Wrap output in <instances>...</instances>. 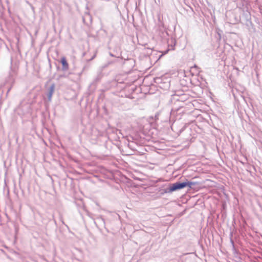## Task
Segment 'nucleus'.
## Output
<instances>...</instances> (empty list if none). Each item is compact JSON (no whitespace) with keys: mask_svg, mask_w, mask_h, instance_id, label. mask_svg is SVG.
<instances>
[{"mask_svg":"<svg viewBox=\"0 0 262 262\" xmlns=\"http://www.w3.org/2000/svg\"><path fill=\"white\" fill-rule=\"evenodd\" d=\"M222 31L218 30V29L216 30L215 37L217 39V41H220L221 40V37H222Z\"/></svg>","mask_w":262,"mask_h":262,"instance_id":"9d476101","label":"nucleus"},{"mask_svg":"<svg viewBox=\"0 0 262 262\" xmlns=\"http://www.w3.org/2000/svg\"><path fill=\"white\" fill-rule=\"evenodd\" d=\"M231 243L232 245H233V246H234V242L232 239H231Z\"/></svg>","mask_w":262,"mask_h":262,"instance_id":"f3484780","label":"nucleus"},{"mask_svg":"<svg viewBox=\"0 0 262 262\" xmlns=\"http://www.w3.org/2000/svg\"><path fill=\"white\" fill-rule=\"evenodd\" d=\"M186 187H188L190 189H195L196 188V186L199 185V183L196 182H191V181H186Z\"/></svg>","mask_w":262,"mask_h":262,"instance_id":"0eeeda50","label":"nucleus"},{"mask_svg":"<svg viewBox=\"0 0 262 262\" xmlns=\"http://www.w3.org/2000/svg\"><path fill=\"white\" fill-rule=\"evenodd\" d=\"M166 87L168 88L170 84H169V82L166 83Z\"/></svg>","mask_w":262,"mask_h":262,"instance_id":"dca6fc26","label":"nucleus"},{"mask_svg":"<svg viewBox=\"0 0 262 262\" xmlns=\"http://www.w3.org/2000/svg\"><path fill=\"white\" fill-rule=\"evenodd\" d=\"M97 222L102 225H105V221L102 216H99L97 218Z\"/></svg>","mask_w":262,"mask_h":262,"instance_id":"9b49d317","label":"nucleus"},{"mask_svg":"<svg viewBox=\"0 0 262 262\" xmlns=\"http://www.w3.org/2000/svg\"><path fill=\"white\" fill-rule=\"evenodd\" d=\"M54 223L56 224V220H54Z\"/></svg>","mask_w":262,"mask_h":262,"instance_id":"5701e85b","label":"nucleus"},{"mask_svg":"<svg viewBox=\"0 0 262 262\" xmlns=\"http://www.w3.org/2000/svg\"><path fill=\"white\" fill-rule=\"evenodd\" d=\"M179 190L177 183L170 184L168 187L164 189L165 193H171L173 191Z\"/></svg>","mask_w":262,"mask_h":262,"instance_id":"f03ea898","label":"nucleus"},{"mask_svg":"<svg viewBox=\"0 0 262 262\" xmlns=\"http://www.w3.org/2000/svg\"><path fill=\"white\" fill-rule=\"evenodd\" d=\"M14 71H12L9 74L8 81L11 83V86L8 89V90L7 91V94L10 91L11 88H12V85H13V83H14L15 79H14Z\"/></svg>","mask_w":262,"mask_h":262,"instance_id":"423d86ee","label":"nucleus"},{"mask_svg":"<svg viewBox=\"0 0 262 262\" xmlns=\"http://www.w3.org/2000/svg\"><path fill=\"white\" fill-rule=\"evenodd\" d=\"M95 56H96V55H93V56H92V57L91 59H90L89 60H88V61H91V60H93V59L95 57Z\"/></svg>","mask_w":262,"mask_h":262,"instance_id":"4468645a","label":"nucleus"},{"mask_svg":"<svg viewBox=\"0 0 262 262\" xmlns=\"http://www.w3.org/2000/svg\"><path fill=\"white\" fill-rule=\"evenodd\" d=\"M216 187V186L214 185V199L221 202L224 209L226 205L225 199H226V195L224 191L223 186H222L217 189H215Z\"/></svg>","mask_w":262,"mask_h":262,"instance_id":"f257e3e1","label":"nucleus"},{"mask_svg":"<svg viewBox=\"0 0 262 262\" xmlns=\"http://www.w3.org/2000/svg\"><path fill=\"white\" fill-rule=\"evenodd\" d=\"M157 80H158V81H161V78H157Z\"/></svg>","mask_w":262,"mask_h":262,"instance_id":"6ab92c4d","label":"nucleus"},{"mask_svg":"<svg viewBox=\"0 0 262 262\" xmlns=\"http://www.w3.org/2000/svg\"><path fill=\"white\" fill-rule=\"evenodd\" d=\"M55 85L54 83H52L48 89L47 93V96L48 100L50 101L51 100L52 95L55 91Z\"/></svg>","mask_w":262,"mask_h":262,"instance_id":"7ed1b4c3","label":"nucleus"},{"mask_svg":"<svg viewBox=\"0 0 262 262\" xmlns=\"http://www.w3.org/2000/svg\"><path fill=\"white\" fill-rule=\"evenodd\" d=\"M210 223H211L213 221V219L212 217L209 219Z\"/></svg>","mask_w":262,"mask_h":262,"instance_id":"a211bd4d","label":"nucleus"},{"mask_svg":"<svg viewBox=\"0 0 262 262\" xmlns=\"http://www.w3.org/2000/svg\"><path fill=\"white\" fill-rule=\"evenodd\" d=\"M110 55L112 56H114V55L112 53H110Z\"/></svg>","mask_w":262,"mask_h":262,"instance_id":"4be33fe9","label":"nucleus"},{"mask_svg":"<svg viewBox=\"0 0 262 262\" xmlns=\"http://www.w3.org/2000/svg\"><path fill=\"white\" fill-rule=\"evenodd\" d=\"M171 48L170 49H169L166 50L163 54H161L160 56L159 59L163 55L167 54L169 50H173V46L172 45H171Z\"/></svg>","mask_w":262,"mask_h":262,"instance_id":"ddd939ff","label":"nucleus"},{"mask_svg":"<svg viewBox=\"0 0 262 262\" xmlns=\"http://www.w3.org/2000/svg\"><path fill=\"white\" fill-rule=\"evenodd\" d=\"M187 95L185 94H183L181 97L180 98V99H177L178 100L181 101L182 102H184L185 99H186Z\"/></svg>","mask_w":262,"mask_h":262,"instance_id":"f8f14e48","label":"nucleus"},{"mask_svg":"<svg viewBox=\"0 0 262 262\" xmlns=\"http://www.w3.org/2000/svg\"><path fill=\"white\" fill-rule=\"evenodd\" d=\"M60 62L62 64V70L63 71H68L69 70V64L65 57H63L61 58Z\"/></svg>","mask_w":262,"mask_h":262,"instance_id":"20e7f679","label":"nucleus"},{"mask_svg":"<svg viewBox=\"0 0 262 262\" xmlns=\"http://www.w3.org/2000/svg\"><path fill=\"white\" fill-rule=\"evenodd\" d=\"M176 183L178 185V188L179 190H180V189H182L183 188L186 187L187 183L185 182H181L180 181H178Z\"/></svg>","mask_w":262,"mask_h":262,"instance_id":"1a4fd4ad","label":"nucleus"},{"mask_svg":"<svg viewBox=\"0 0 262 262\" xmlns=\"http://www.w3.org/2000/svg\"><path fill=\"white\" fill-rule=\"evenodd\" d=\"M86 19H89L90 23L92 22V17L89 13H86L84 15V16H83V17H82L83 22L84 24L88 25L89 23L88 22H86Z\"/></svg>","mask_w":262,"mask_h":262,"instance_id":"6e6552de","label":"nucleus"},{"mask_svg":"<svg viewBox=\"0 0 262 262\" xmlns=\"http://www.w3.org/2000/svg\"><path fill=\"white\" fill-rule=\"evenodd\" d=\"M128 146H129L130 148H132V145H131V144H128Z\"/></svg>","mask_w":262,"mask_h":262,"instance_id":"aec40b11","label":"nucleus"},{"mask_svg":"<svg viewBox=\"0 0 262 262\" xmlns=\"http://www.w3.org/2000/svg\"><path fill=\"white\" fill-rule=\"evenodd\" d=\"M171 42L173 43V46H175L176 45V40L173 39H171Z\"/></svg>","mask_w":262,"mask_h":262,"instance_id":"2eb2a0df","label":"nucleus"},{"mask_svg":"<svg viewBox=\"0 0 262 262\" xmlns=\"http://www.w3.org/2000/svg\"><path fill=\"white\" fill-rule=\"evenodd\" d=\"M103 31H104L106 34H107V32H106V31L105 30H103Z\"/></svg>","mask_w":262,"mask_h":262,"instance_id":"412c9836","label":"nucleus"},{"mask_svg":"<svg viewBox=\"0 0 262 262\" xmlns=\"http://www.w3.org/2000/svg\"><path fill=\"white\" fill-rule=\"evenodd\" d=\"M101 78H102L101 74L100 73L98 74V75L94 79L93 81L91 83V84L90 85V88H92L94 89H95L96 87L97 83L100 80Z\"/></svg>","mask_w":262,"mask_h":262,"instance_id":"39448f33","label":"nucleus"}]
</instances>
